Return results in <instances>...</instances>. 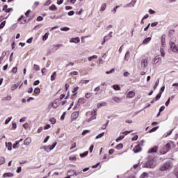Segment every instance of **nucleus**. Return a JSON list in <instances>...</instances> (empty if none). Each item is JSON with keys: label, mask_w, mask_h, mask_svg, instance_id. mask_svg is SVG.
Instances as JSON below:
<instances>
[{"label": "nucleus", "mask_w": 178, "mask_h": 178, "mask_svg": "<svg viewBox=\"0 0 178 178\" xmlns=\"http://www.w3.org/2000/svg\"><path fill=\"white\" fill-rule=\"evenodd\" d=\"M173 168V163L170 161H168L160 166L159 170L161 172H165V170H170Z\"/></svg>", "instance_id": "nucleus-1"}, {"label": "nucleus", "mask_w": 178, "mask_h": 178, "mask_svg": "<svg viewBox=\"0 0 178 178\" xmlns=\"http://www.w3.org/2000/svg\"><path fill=\"white\" fill-rule=\"evenodd\" d=\"M156 160L155 159L149 160L145 164V168H149L150 169H154V168L156 167Z\"/></svg>", "instance_id": "nucleus-2"}, {"label": "nucleus", "mask_w": 178, "mask_h": 178, "mask_svg": "<svg viewBox=\"0 0 178 178\" xmlns=\"http://www.w3.org/2000/svg\"><path fill=\"white\" fill-rule=\"evenodd\" d=\"M170 148V144L167 143L164 147H162V149H160V154H161L162 155H165L166 152H169Z\"/></svg>", "instance_id": "nucleus-3"}, {"label": "nucleus", "mask_w": 178, "mask_h": 178, "mask_svg": "<svg viewBox=\"0 0 178 178\" xmlns=\"http://www.w3.org/2000/svg\"><path fill=\"white\" fill-rule=\"evenodd\" d=\"M97 119V110H92L91 112V117L88 120V122H91L92 120H95Z\"/></svg>", "instance_id": "nucleus-4"}, {"label": "nucleus", "mask_w": 178, "mask_h": 178, "mask_svg": "<svg viewBox=\"0 0 178 178\" xmlns=\"http://www.w3.org/2000/svg\"><path fill=\"white\" fill-rule=\"evenodd\" d=\"M112 34H113V32L111 31L107 35H106L104 38V41L102 43V45H104V44H105V42H106V41H109V40H111L112 38Z\"/></svg>", "instance_id": "nucleus-5"}, {"label": "nucleus", "mask_w": 178, "mask_h": 178, "mask_svg": "<svg viewBox=\"0 0 178 178\" xmlns=\"http://www.w3.org/2000/svg\"><path fill=\"white\" fill-rule=\"evenodd\" d=\"M51 51H50V52H55V51H58V49H59V48H60V47H63V44H54L53 46H51Z\"/></svg>", "instance_id": "nucleus-6"}, {"label": "nucleus", "mask_w": 178, "mask_h": 178, "mask_svg": "<svg viewBox=\"0 0 178 178\" xmlns=\"http://www.w3.org/2000/svg\"><path fill=\"white\" fill-rule=\"evenodd\" d=\"M18 22L19 23H20V24H25L27 21L26 19V17L24 15H22L21 17L18 19Z\"/></svg>", "instance_id": "nucleus-7"}, {"label": "nucleus", "mask_w": 178, "mask_h": 178, "mask_svg": "<svg viewBox=\"0 0 178 178\" xmlns=\"http://www.w3.org/2000/svg\"><path fill=\"white\" fill-rule=\"evenodd\" d=\"M148 66V61L146 59H143L141 60V67L145 69Z\"/></svg>", "instance_id": "nucleus-8"}, {"label": "nucleus", "mask_w": 178, "mask_h": 178, "mask_svg": "<svg viewBox=\"0 0 178 178\" xmlns=\"http://www.w3.org/2000/svg\"><path fill=\"white\" fill-rule=\"evenodd\" d=\"M40 149H44V151H46V152H51V151H52V149L51 148V145L44 146L42 147H40Z\"/></svg>", "instance_id": "nucleus-9"}, {"label": "nucleus", "mask_w": 178, "mask_h": 178, "mask_svg": "<svg viewBox=\"0 0 178 178\" xmlns=\"http://www.w3.org/2000/svg\"><path fill=\"white\" fill-rule=\"evenodd\" d=\"M72 120H76L77 118H79V111H75L72 114Z\"/></svg>", "instance_id": "nucleus-10"}, {"label": "nucleus", "mask_w": 178, "mask_h": 178, "mask_svg": "<svg viewBox=\"0 0 178 178\" xmlns=\"http://www.w3.org/2000/svg\"><path fill=\"white\" fill-rule=\"evenodd\" d=\"M70 42H74V44H79V42H80V38L77 37V38H72L71 40L70 41Z\"/></svg>", "instance_id": "nucleus-11"}, {"label": "nucleus", "mask_w": 178, "mask_h": 178, "mask_svg": "<svg viewBox=\"0 0 178 178\" xmlns=\"http://www.w3.org/2000/svg\"><path fill=\"white\" fill-rule=\"evenodd\" d=\"M140 151H141V146H140V145H136L134 148V152L135 154H137L138 152H140Z\"/></svg>", "instance_id": "nucleus-12"}, {"label": "nucleus", "mask_w": 178, "mask_h": 178, "mask_svg": "<svg viewBox=\"0 0 178 178\" xmlns=\"http://www.w3.org/2000/svg\"><path fill=\"white\" fill-rule=\"evenodd\" d=\"M135 96L136 92H134V91H129L127 97V98H134Z\"/></svg>", "instance_id": "nucleus-13"}, {"label": "nucleus", "mask_w": 178, "mask_h": 178, "mask_svg": "<svg viewBox=\"0 0 178 178\" xmlns=\"http://www.w3.org/2000/svg\"><path fill=\"white\" fill-rule=\"evenodd\" d=\"M30 144H31V138H27L24 142V145H30Z\"/></svg>", "instance_id": "nucleus-14"}, {"label": "nucleus", "mask_w": 178, "mask_h": 178, "mask_svg": "<svg viewBox=\"0 0 178 178\" xmlns=\"http://www.w3.org/2000/svg\"><path fill=\"white\" fill-rule=\"evenodd\" d=\"M3 177H13V173L12 172H6L3 175Z\"/></svg>", "instance_id": "nucleus-15"}, {"label": "nucleus", "mask_w": 178, "mask_h": 178, "mask_svg": "<svg viewBox=\"0 0 178 178\" xmlns=\"http://www.w3.org/2000/svg\"><path fill=\"white\" fill-rule=\"evenodd\" d=\"M6 147L8 148V151H12V143H6Z\"/></svg>", "instance_id": "nucleus-16"}, {"label": "nucleus", "mask_w": 178, "mask_h": 178, "mask_svg": "<svg viewBox=\"0 0 178 178\" xmlns=\"http://www.w3.org/2000/svg\"><path fill=\"white\" fill-rule=\"evenodd\" d=\"M151 41V37H148L144 39L143 44H147Z\"/></svg>", "instance_id": "nucleus-17"}, {"label": "nucleus", "mask_w": 178, "mask_h": 178, "mask_svg": "<svg viewBox=\"0 0 178 178\" xmlns=\"http://www.w3.org/2000/svg\"><path fill=\"white\" fill-rule=\"evenodd\" d=\"M165 38H166V36L165 35H162V36H161V45H162V47H165Z\"/></svg>", "instance_id": "nucleus-18"}, {"label": "nucleus", "mask_w": 178, "mask_h": 178, "mask_svg": "<svg viewBox=\"0 0 178 178\" xmlns=\"http://www.w3.org/2000/svg\"><path fill=\"white\" fill-rule=\"evenodd\" d=\"M158 151V146L154 147L151 149L149 150V154H152V152H156Z\"/></svg>", "instance_id": "nucleus-19"}, {"label": "nucleus", "mask_w": 178, "mask_h": 178, "mask_svg": "<svg viewBox=\"0 0 178 178\" xmlns=\"http://www.w3.org/2000/svg\"><path fill=\"white\" fill-rule=\"evenodd\" d=\"M55 79H56V72H54L51 76V81H55Z\"/></svg>", "instance_id": "nucleus-20"}, {"label": "nucleus", "mask_w": 178, "mask_h": 178, "mask_svg": "<svg viewBox=\"0 0 178 178\" xmlns=\"http://www.w3.org/2000/svg\"><path fill=\"white\" fill-rule=\"evenodd\" d=\"M105 9H106V3H103L101 6L100 10H102V12H105Z\"/></svg>", "instance_id": "nucleus-21"}, {"label": "nucleus", "mask_w": 178, "mask_h": 178, "mask_svg": "<svg viewBox=\"0 0 178 178\" xmlns=\"http://www.w3.org/2000/svg\"><path fill=\"white\" fill-rule=\"evenodd\" d=\"M106 105H108V104H106V102H103L102 103H99V104H97V108H101V107H102V106H106Z\"/></svg>", "instance_id": "nucleus-22"}, {"label": "nucleus", "mask_w": 178, "mask_h": 178, "mask_svg": "<svg viewBox=\"0 0 178 178\" xmlns=\"http://www.w3.org/2000/svg\"><path fill=\"white\" fill-rule=\"evenodd\" d=\"M49 36V33H46L43 36H42V40L43 41H47L48 40V37Z\"/></svg>", "instance_id": "nucleus-23"}, {"label": "nucleus", "mask_w": 178, "mask_h": 178, "mask_svg": "<svg viewBox=\"0 0 178 178\" xmlns=\"http://www.w3.org/2000/svg\"><path fill=\"white\" fill-rule=\"evenodd\" d=\"M113 88L115 91H120V86L119 85H113Z\"/></svg>", "instance_id": "nucleus-24"}, {"label": "nucleus", "mask_w": 178, "mask_h": 178, "mask_svg": "<svg viewBox=\"0 0 178 178\" xmlns=\"http://www.w3.org/2000/svg\"><path fill=\"white\" fill-rule=\"evenodd\" d=\"M33 70H35V72H40V65L37 64L33 65Z\"/></svg>", "instance_id": "nucleus-25"}, {"label": "nucleus", "mask_w": 178, "mask_h": 178, "mask_svg": "<svg viewBox=\"0 0 178 178\" xmlns=\"http://www.w3.org/2000/svg\"><path fill=\"white\" fill-rule=\"evenodd\" d=\"M70 173H74V176H77V172L74 170H70V171L67 172V175H70Z\"/></svg>", "instance_id": "nucleus-26"}, {"label": "nucleus", "mask_w": 178, "mask_h": 178, "mask_svg": "<svg viewBox=\"0 0 178 178\" xmlns=\"http://www.w3.org/2000/svg\"><path fill=\"white\" fill-rule=\"evenodd\" d=\"M41 72H42V76H45L47 74V73L48 72V70L47 68L44 67L43 69H42Z\"/></svg>", "instance_id": "nucleus-27"}, {"label": "nucleus", "mask_w": 178, "mask_h": 178, "mask_svg": "<svg viewBox=\"0 0 178 178\" xmlns=\"http://www.w3.org/2000/svg\"><path fill=\"white\" fill-rule=\"evenodd\" d=\"M10 99H12V96L8 95V96H7L6 97H3L2 99V101H10Z\"/></svg>", "instance_id": "nucleus-28"}, {"label": "nucleus", "mask_w": 178, "mask_h": 178, "mask_svg": "<svg viewBox=\"0 0 178 178\" xmlns=\"http://www.w3.org/2000/svg\"><path fill=\"white\" fill-rule=\"evenodd\" d=\"M113 100H114L115 102L118 103V102H120L122 101V99H120V98H119L118 97H114L113 98Z\"/></svg>", "instance_id": "nucleus-29"}, {"label": "nucleus", "mask_w": 178, "mask_h": 178, "mask_svg": "<svg viewBox=\"0 0 178 178\" xmlns=\"http://www.w3.org/2000/svg\"><path fill=\"white\" fill-rule=\"evenodd\" d=\"M130 55V51H127L124 56V60H129V56Z\"/></svg>", "instance_id": "nucleus-30"}, {"label": "nucleus", "mask_w": 178, "mask_h": 178, "mask_svg": "<svg viewBox=\"0 0 178 178\" xmlns=\"http://www.w3.org/2000/svg\"><path fill=\"white\" fill-rule=\"evenodd\" d=\"M97 58H98V56L97 55H93L92 56L88 57V59L90 62H91V60H92V59H97Z\"/></svg>", "instance_id": "nucleus-31"}, {"label": "nucleus", "mask_w": 178, "mask_h": 178, "mask_svg": "<svg viewBox=\"0 0 178 178\" xmlns=\"http://www.w3.org/2000/svg\"><path fill=\"white\" fill-rule=\"evenodd\" d=\"M158 129H159V127H155L154 128H152V129H150L148 133H154V131H156V130H158Z\"/></svg>", "instance_id": "nucleus-32"}, {"label": "nucleus", "mask_w": 178, "mask_h": 178, "mask_svg": "<svg viewBox=\"0 0 178 178\" xmlns=\"http://www.w3.org/2000/svg\"><path fill=\"white\" fill-rule=\"evenodd\" d=\"M124 138V135L120 134V136L116 139L117 143H119L120 140H123Z\"/></svg>", "instance_id": "nucleus-33"}, {"label": "nucleus", "mask_w": 178, "mask_h": 178, "mask_svg": "<svg viewBox=\"0 0 178 178\" xmlns=\"http://www.w3.org/2000/svg\"><path fill=\"white\" fill-rule=\"evenodd\" d=\"M88 155V151H86L82 154H80L81 158H84V156H87Z\"/></svg>", "instance_id": "nucleus-34"}, {"label": "nucleus", "mask_w": 178, "mask_h": 178, "mask_svg": "<svg viewBox=\"0 0 178 178\" xmlns=\"http://www.w3.org/2000/svg\"><path fill=\"white\" fill-rule=\"evenodd\" d=\"M104 134H105L104 132H102V133L99 134V135H97L96 136V140H98V138H102V137H104Z\"/></svg>", "instance_id": "nucleus-35"}, {"label": "nucleus", "mask_w": 178, "mask_h": 178, "mask_svg": "<svg viewBox=\"0 0 178 178\" xmlns=\"http://www.w3.org/2000/svg\"><path fill=\"white\" fill-rule=\"evenodd\" d=\"M5 163V157L0 156V165H3Z\"/></svg>", "instance_id": "nucleus-36"}, {"label": "nucleus", "mask_w": 178, "mask_h": 178, "mask_svg": "<svg viewBox=\"0 0 178 178\" xmlns=\"http://www.w3.org/2000/svg\"><path fill=\"white\" fill-rule=\"evenodd\" d=\"M140 178H148V173H147V172L143 173L140 175Z\"/></svg>", "instance_id": "nucleus-37"}, {"label": "nucleus", "mask_w": 178, "mask_h": 178, "mask_svg": "<svg viewBox=\"0 0 178 178\" xmlns=\"http://www.w3.org/2000/svg\"><path fill=\"white\" fill-rule=\"evenodd\" d=\"M56 9H58V8H56V6H55L54 4L49 7V10H56Z\"/></svg>", "instance_id": "nucleus-38"}, {"label": "nucleus", "mask_w": 178, "mask_h": 178, "mask_svg": "<svg viewBox=\"0 0 178 178\" xmlns=\"http://www.w3.org/2000/svg\"><path fill=\"white\" fill-rule=\"evenodd\" d=\"M41 92V90H40V88H36L34 90V93L35 94H40Z\"/></svg>", "instance_id": "nucleus-39"}, {"label": "nucleus", "mask_w": 178, "mask_h": 178, "mask_svg": "<svg viewBox=\"0 0 178 178\" xmlns=\"http://www.w3.org/2000/svg\"><path fill=\"white\" fill-rule=\"evenodd\" d=\"M19 87V85H17V84H13V86H12V87H11V90H13V91H15V90H16V88H17Z\"/></svg>", "instance_id": "nucleus-40"}, {"label": "nucleus", "mask_w": 178, "mask_h": 178, "mask_svg": "<svg viewBox=\"0 0 178 178\" xmlns=\"http://www.w3.org/2000/svg\"><path fill=\"white\" fill-rule=\"evenodd\" d=\"M161 97H162V94L159 93L155 98V101H159V99H161Z\"/></svg>", "instance_id": "nucleus-41"}, {"label": "nucleus", "mask_w": 178, "mask_h": 178, "mask_svg": "<svg viewBox=\"0 0 178 178\" xmlns=\"http://www.w3.org/2000/svg\"><path fill=\"white\" fill-rule=\"evenodd\" d=\"M60 30L61 31H69V30H70V28L65 26V27L60 28Z\"/></svg>", "instance_id": "nucleus-42"}, {"label": "nucleus", "mask_w": 178, "mask_h": 178, "mask_svg": "<svg viewBox=\"0 0 178 178\" xmlns=\"http://www.w3.org/2000/svg\"><path fill=\"white\" fill-rule=\"evenodd\" d=\"M108 124H109V120H107V122L102 127V130H105L108 127Z\"/></svg>", "instance_id": "nucleus-43"}, {"label": "nucleus", "mask_w": 178, "mask_h": 178, "mask_svg": "<svg viewBox=\"0 0 178 178\" xmlns=\"http://www.w3.org/2000/svg\"><path fill=\"white\" fill-rule=\"evenodd\" d=\"M60 102V99H56L54 102V104H56V106H59Z\"/></svg>", "instance_id": "nucleus-44"}, {"label": "nucleus", "mask_w": 178, "mask_h": 178, "mask_svg": "<svg viewBox=\"0 0 178 178\" xmlns=\"http://www.w3.org/2000/svg\"><path fill=\"white\" fill-rule=\"evenodd\" d=\"M131 132V131H125L121 133L120 134H123L122 136H127V134H130Z\"/></svg>", "instance_id": "nucleus-45"}, {"label": "nucleus", "mask_w": 178, "mask_h": 178, "mask_svg": "<svg viewBox=\"0 0 178 178\" xmlns=\"http://www.w3.org/2000/svg\"><path fill=\"white\" fill-rule=\"evenodd\" d=\"M5 24H6V21H3L0 24V29H2L3 28L5 27Z\"/></svg>", "instance_id": "nucleus-46"}, {"label": "nucleus", "mask_w": 178, "mask_h": 178, "mask_svg": "<svg viewBox=\"0 0 178 178\" xmlns=\"http://www.w3.org/2000/svg\"><path fill=\"white\" fill-rule=\"evenodd\" d=\"M159 59H161V58H159V56H156L154 59V63H158V62H159Z\"/></svg>", "instance_id": "nucleus-47"}, {"label": "nucleus", "mask_w": 178, "mask_h": 178, "mask_svg": "<svg viewBox=\"0 0 178 178\" xmlns=\"http://www.w3.org/2000/svg\"><path fill=\"white\" fill-rule=\"evenodd\" d=\"M19 141H16V143L13 145V148L16 149V148H17V145H19Z\"/></svg>", "instance_id": "nucleus-48"}, {"label": "nucleus", "mask_w": 178, "mask_h": 178, "mask_svg": "<svg viewBox=\"0 0 178 178\" xmlns=\"http://www.w3.org/2000/svg\"><path fill=\"white\" fill-rule=\"evenodd\" d=\"M158 86H159V79L156 81L155 84L154 86V89L156 90V87H158Z\"/></svg>", "instance_id": "nucleus-49"}, {"label": "nucleus", "mask_w": 178, "mask_h": 178, "mask_svg": "<svg viewBox=\"0 0 178 178\" xmlns=\"http://www.w3.org/2000/svg\"><path fill=\"white\" fill-rule=\"evenodd\" d=\"M117 149H122L123 148V144L120 143L116 146Z\"/></svg>", "instance_id": "nucleus-50"}, {"label": "nucleus", "mask_w": 178, "mask_h": 178, "mask_svg": "<svg viewBox=\"0 0 178 178\" xmlns=\"http://www.w3.org/2000/svg\"><path fill=\"white\" fill-rule=\"evenodd\" d=\"M160 51H161V56L163 57L165 56V49H163V48H161Z\"/></svg>", "instance_id": "nucleus-51"}, {"label": "nucleus", "mask_w": 178, "mask_h": 178, "mask_svg": "<svg viewBox=\"0 0 178 178\" xmlns=\"http://www.w3.org/2000/svg\"><path fill=\"white\" fill-rule=\"evenodd\" d=\"M92 95V93H90V92H88L86 94V98H87V99H88V98H91V96Z\"/></svg>", "instance_id": "nucleus-52"}, {"label": "nucleus", "mask_w": 178, "mask_h": 178, "mask_svg": "<svg viewBox=\"0 0 178 178\" xmlns=\"http://www.w3.org/2000/svg\"><path fill=\"white\" fill-rule=\"evenodd\" d=\"M81 84H87L90 83V80H81Z\"/></svg>", "instance_id": "nucleus-53"}, {"label": "nucleus", "mask_w": 178, "mask_h": 178, "mask_svg": "<svg viewBox=\"0 0 178 178\" xmlns=\"http://www.w3.org/2000/svg\"><path fill=\"white\" fill-rule=\"evenodd\" d=\"M12 119L13 118L10 117V118H8L7 120H6L5 124H8L10 122V120H12Z\"/></svg>", "instance_id": "nucleus-54"}, {"label": "nucleus", "mask_w": 178, "mask_h": 178, "mask_svg": "<svg viewBox=\"0 0 178 178\" xmlns=\"http://www.w3.org/2000/svg\"><path fill=\"white\" fill-rule=\"evenodd\" d=\"M42 20H44V17H42V16H39L37 17V22H42Z\"/></svg>", "instance_id": "nucleus-55"}, {"label": "nucleus", "mask_w": 178, "mask_h": 178, "mask_svg": "<svg viewBox=\"0 0 178 178\" xmlns=\"http://www.w3.org/2000/svg\"><path fill=\"white\" fill-rule=\"evenodd\" d=\"M50 122H51V123H52V124H55V123H56V119L51 118Z\"/></svg>", "instance_id": "nucleus-56"}, {"label": "nucleus", "mask_w": 178, "mask_h": 178, "mask_svg": "<svg viewBox=\"0 0 178 178\" xmlns=\"http://www.w3.org/2000/svg\"><path fill=\"white\" fill-rule=\"evenodd\" d=\"M71 76H77L79 74V72L77 71H74L72 72H70Z\"/></svg>", "instance_id": "nucleus-57"}, {"label": "nucleus", "mask_w": 178, "mask_h": 178, "mask_svg": "<svg viewBox=\"0 0 178 178\" xmlns=\"http://www.w3.org/2000/svg\"><path fill=\"white\" fill-rule=\"evenodd\" d=\"M12 72H13V73H17V67H14L12 69Z\"/></svg>", "instance_id": "nucleus-58"}, {"label": "nucleus", "mask_w": 178, "mask_h": 178, "mask_svg": "<svg viewBox=\"0 0 178 178\" xmlns=\"http://www.w3.org/2000/svg\"><path fill=\"white\" fill-rule=\"evenodd\" d=\"M149 15H155V10H154L152 9H149Z\"/></svg>", "instance_id": "nucleus-59"}, {"label": "nucleus", "mask_w": 178, "mask_h": 178, "mask_svg": "<svg viewBox=\"0 0 178 178\" xmlns=\"http://www.w3.org/2000/svg\"><path fill=\"white\" fill-rule=\"evenodd\" d=\"M56 144H58V143L56 142V143H53V145L51 146L50 145L51 150L54 149V148H55L56 147Z\"/></svg>", "instance_id": "nucleus-60"}, {"label": "nucleus", "mask_w": 178, "mask_h": 178, "mask_svg": "<svg viewBox=\"0 0 178 178\" xmlns=\"http://www.w3.org/2000/svg\"><path fill=\"white\" fill-rule=\"evenodd\" d=\"M129 76H130V73H129V72H125L124 73V77H129Z\"/></svg>", "instance_id": "nucleus-61"}, {"label": "nucleus", "mask_w": 178, "mask_h": 178, "mask_svg": "<svg viewBox=\"0 0 178 178\" xmlns=\"http://www.w3.org/2000/svg\"><path fill=\"white\" fill-rule=\"evenodd\" d=\"M163 91H165V86H163L161 88L159 93L162 94V92H163Z\"/></svg>", "instance_id": "nucleus-62"}, {"label": "nucleus", "mask_w": 178, "mask_h": 178, "mask_svg": "<svg viewBox=\"0 0 178 178\" xmlns=\"http://www.w3.org/2000/svg\"><path fill=\"white\" fill-rule=\"evenodd\" d=\"M94 149V145H90L89 148L90 152H92V150Z\"/></svg>", "instance_id": "nucleus-63"}, {"label": "nucleus", "mask_w": 178, "mask_h": 178, "mask_svg": "<svg viewBox=\"0 0 178 178\" xmlns=\"http://www.w3.org/2000/svg\"><path fill=\"white\" fill-rule=\"evenodd\" d=\"M73 15H74V11H70L68 13V16H73Z\"/></svg>", "instance_id": "nucleus-64"}]
</instances>
